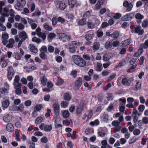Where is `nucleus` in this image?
Segmentation results:
<instances>
[{"instance_id": "7", "label": "nucleus", "mask_w": 148, "mask_h": 148, "mask_svg": "<svg viewBox=\"0 0 148 148\" xmlns=\"http://www.w3.org/2000/svg\"><path fill=\"white\" fill-rule=\"evenodd\" d=\"M53 108L54 112L55 115L57 116H58L59 115V105L55 103L53 104Z\"/></svg>"}, {"instance_id": "39", "label": "nucleus", "mask_w": 148, "mask_h": 148, "mask_svg": "<svg viewBox=\"0 0 148 148\" xmlns=\"http://www.w3.org/2000/svg\"><path fill=\"white\" fill-rule=\"evenodd\" d=\"M69 44L73 47L78 46L79 45V42L73 41L70 42Z\"/></svg>"}, {"instance_id": "34", "label": "nucleus", "mask_w": 148, "mask_h": 148, "mask_svg": "<svg viewBox=\"0 0 148 148\" xmlns=\"http://www.w3.org/2000/svg\"><path fill=\"white\" fill-rule=\"evenodd\" d=\"M141 47L145 49H147L148 47V40H146L144 43L140 45Z\"/></svg>"}, {"instance_id": "61", "label": "nucleus", "mask_w": 148, "mask_h": 148, "mask_svg": "<svg viewBox=\"0 0 148 148\" xmlns=\"http://www.w3.org/2000/svg\"><path fill=\"white\" fill-rule=\"evenodd\" d=\"M22 56L19 53H16L15 54V58L16 59L19 60L21 59Z\"/></svg>"}, {"instance_id": "6", "label": "nucleus", "mask_w": 148, "mask_h": 148, "mask_svg": "<svg viewBox=\"0 0 148 148\" xmlns=\"http://www.w3.org/2000/svg\"><path fill=\"white\" fill-rule=\"evenodd\" d=\"M84 103L83 101H81L78 106H77L76 109V112L77 114H80L81 113L83 108Z\"/></svg>"}, {"instance_id": "26", "label": "nucleus", "mask_w": 148, "mask_h": 148, "mask_svg": "<svg viewBox=\"0 0 148 148\" xmlns=\"http://www.w3.org/2000/svg\"><path fill=\"white\" fill-rule=\"evenodd\" d=\"M100 45L99 43V42H96L94 43L93 47V49L94 51H97L99 49Z\"/></svg>"}, {"instance_id": "44", "label": "nucleus", "mask_w": 148, "mask_h": 148, "mask_svg": "<svg viewBox=\"0 0 148 148\" xmlns=\"http://www.w3.org/2000/svg\"><path fill=\"white\" fill-rule=\"evenodd\" d=\"M142 26L143 27L145 28L148 26V20H144L142 23Z\"/></svg>"}, {"instance_id": "57", "label": "nucleus", "mask_w": 148, "mask_h": 148, "mask_svg": "<svg viewBox=\"0 0 148 148\" xmlns=\"http://www.w3.org/2000/svg\"><path fill=\"white\" fill-rule=\"evenodd\" d=\"M58 21L62 24H64L65 22V20L63 18L59 17L58 18Z\"/></svg>"}, {"instance_id": "1", "label": "nucleus", "mask_w": 148, "mask_h": 148, "mask_svg": "<svg viewBox=\"0 0 148 148\" xmlns=\"http://www.w3.org/2000/svg\"><path fill=\"white\" fill-rule=\"evenodd\" d=\"M73 61L77 66L81 67H84L86 65V62L80 56L74 55L72 56Z\"/></svg>"}, {"instance_id": "51", "label": "nucleus", "mask_w": 148, "mask_h": 148, "mask_svg": "<svg viewBox=\"0 0 148 148\" xmlns=\"http://www.w3.org/2000/svg\"><path fill=\"white\" fill-rule=\"evenodd\" d=\"M38 36L39 37L41 38L43 40L46 39V37L45 34L42 32L40 33Z\"/></svg>"}, {"instance_id": "32", "label": "nucleus", "mask_w": 148, "mask_h": 148, "mask_svg": "<svg viewBox=\"0 0 148 148\" xmlns=\"http://www.w3.org/2000/svg\"><path fill=\"white\" fill-rule=\"evenodd\" d=\"M93 132V130L91 128H87L85 131V133L87 135H90Z\"/></svg>"}, {"instance_id": "41", "label": "nucleus", "mask_w": 148, "mask_h": 148, "mask_svg": "<svg viewBox=\"0 0 148 148\" xmlns=\"http://www.w3.org/2000/svg\"><path fill=\"white\" fill-rule=\"evenodd\" d=\"M141 114V113L139 112L136 109H134L133 110V113L132 114L136 116H140Z\"/></svg>"}, {"instance_id": "9", "label": "nucleus", "mask_w": 148, "mask_h": 148, "mask_svg": "<svg viewBox=\"0 0 148 148\" xmlns=\"http://www.w3.org/2000/svg\"><path fill=\"white\" fill-rule=\"evenodd\" d=\"M68 2L70 5H71V8H73L74 6L77 7L81 4L80 3L77 2L76 0H69Z\"/></svg>"}, {"instance_id": "42", "label": "nucleus", "mask_w": 148, "mask_h": 148, "mask_svg": "<svg viewBox=\"0 0 148 148\" xmlns=\"http://www.w3.org/2000/svg\"><path fill=\"white\" fill-rule=\"evenodd\" d=\"M133 5L131 3H129V4L127 6V9L126 10L127 12H130V11L133 8Z\"/></svg>"}, {"instance_id": "46", "label": "nucleus", "mask_w": 148, "mask_h": 148, "mask_svg": "<svg viewBox=\"0 0 148 148\" xmlns=\"http://www.w3.org/2000/svg\"><path fill=\"white\" fill-rule=\"evenodd\" d=\"M32 40L33 41L37 42L38 44L40 43L41 42L40 39L36 37H33L32 39Z\"/></svg>"}, {"instance_id": "53", "label": "nucleus", "mask_w": 148, "mask_h": 148, "mask_svg": "<svg viewBox=\"0 0 148 148\" xmlns=\"http://www.w3.org/2000/svg\"><path fill=\"white\" fill-rule=\"evenodd\" d=\"M40 58L42 60H45L47 58L46 55L43 52H41L39 55Z\"/></svg>"}, {"instance_id": "30", "label": "nucleus", "mask_w": 148, "mask_h": 148, "mask_svg": "<svg viewBox=\"0 0 148 148\" xmlns=\"http://www.w3.org/2000/svg\"><path fill=\"white\" fill-rule=\"evenodd\" d=\"M43 26L45 29L49 31H51L52 29V28L49 26L47 23H45L43 25Z\"/></svg>"}, {"instance_id": "10", "label": "nucleus", "mask_w": 148, "mask_h": 148, "mask_svg": "<svg viewBox=\"0 0 148 148\" xmlns=\"http://www.w3.org/2000/svg\"><path fill=\"white\" fill-rule=\"evenodd\" d=\"M14 88L16 89L15 93L16 94L19 95H20L21 93V88L22 86L21 84H17L16 86H14Z\"/></svg>"}, {"instance_id": "52", "label": "nucleus", "mask_w": 148, "mask_h": 148, "mask_svg": "<svg viewBox=\"0 0 148 148\" xmlns=\"http://www.w3.org/2000/svg\"><path fill=\"white\" fill-rule=\"evenodd\" d=\"M5 5V3L3 1H0V14H2L3 9L2 7Z\"/></svg>"}, {"instance_id": "40", "label": "nucleus", "mask_w": 148, "mask_h": 148, "mask_svg": "<svg viewBox=\"0 0 148 148\" xmlns=\"http://www.w3.org/2000/svg\"><path fill=\"white\" fill-rule=\"evenodd\" d=\"M120 123L118 120L114 121L112 123V125L114 127H117L120 126L119 125Z\"/></svg>"}, {"instance_id": "64", "label": "nucleus", "mask_w": 148, "mask_h": 148, "mask_svg": "<svg viewBox=\"0 0 148 148\" xmlns=\"http://www.w3.org/2000/svg\"><path fill=\"white\" fill-rule=\"evenodd\" d=\"M145 108V106L144 105H141L139 106L138 110L139 112H142L144 110Z\"/></svg>"}, {"instance_id": "35", "label": "nucleus", "mask_w": 148, "mask_h": 148, "mask_svg": "<svg viewBox=\"0 0 148 148\" xmlns=\"http://www.w3.org/2000/svg\"><path fill=\"white\" fill-rule=\"evenodd\" d=\"M60 104L62 107L65 108L68 106L69 103L66 101H63L61 102Z\"/></svg>"}, {"instance_id": "8", "label": "nucleus", "mask_w": 148, "mask_h": 148, "mask_svg": "<svg viewBox=\"0 0 148 148\" xmlns=\"http://www.w3.org/2000/svg\"><path fill=\"white\" fill-rule=\"evenodd\" d=\"M19 38L21 39V40L24 41L28 38V36L26 32L23 31L18 34Z\"/></svg>"}, {"instance_id": "3", "label": "nucleus", "mask_w": 148, "mask_h": 148, "mask_svg": "<svg viewBox=\"0 0 148 148\" xmlns=\"http://www.w3.org/2000/svg\"><path fill=\"white\" fill-rule=\"evenodd\" d=\"M26 2L25 0H17V3L15 5V8L18 10H20L25 5Z\"/></svg>"}, {"instance_id": "31", "label": "nucleus", "mask_w": 148, "mask_h": 148, "mask_svg": "<svg viewBox=\"0 0 148 148\" xmlns=\"http://www.w3.org/2000/svg\"><path fill=\"white\" fill-rule=\"evenodd\" d=\"M43 120L42 117L39 116L37 117L35 120V123L36 124H38L40 123Z\"/></svg>"}, {"instance_id": "60", "label": "nucleus", "mask_w": 148, "mask_h": 148, "mask_svg": "<svg viewBox=\"0 0 148 148\" xmlns=\"http://www.w3.org/2000/svg\"><path fill=\"white\" fill-rule=\"evenodd\" d=\"M103 35V32L101 31V29H99L97 31V35L98 37L102 36Z\"/></svg>"}, {"instance_id": "27", "label": "nucleus", "mask_w": 148, "mask_h": 148, "mask_svg": "<svg viewBox=\"0 0 148 148\" xmlns=\"http://www.w3.org/2000/svg\"><path fill=\"white\" fill-rule=\"evenodd\" d=\"M119 34L118 32L115 31L112 34H110V36L112 38L116 39L119 37Z\"/></svg>"}, {"instance_id": "13", "label": "nucleus", "mask_w": 148, "mask_h": 148, "mask_svg": "<svg viewBox=\"0 0 148 148\" xmlns=\"http://www.w3.org/2000/svg\"><path fill=\"white\" fill-rule=\"evenodd\" d=\"M135 18L137 19V22L140 23L141 22L142 20L144 18V16L138 13L135 15Z\"/></svg>"}, {"instance_id": "24", "label": "nucleus", "mask_w": 148, "mask_h": 148, "mask_svg": "<svg viewBox=\"0 0 148 148\" xmlns=\"http://www.w3.org/2000/svg\"><path fill=\"white\" fill-rule=\"evenodd\" d=\"M111 58L110 54L106 53L103 56V60L105 61H108Z\"/></svg>"}, {"instance_id": "28", "label": "nucleus", "mask_w": 148, "mask_h": 148, "mask_svg": "<svg viewBox=\"0 0 148 148\" xmlns=\"http://www.w3.org/2000/svg\"><path fill=\"white\" fill-rule=\"evenodd\" d=\"M88 27V28L92 29L95 27L94 23L91 21H89L87 22Z\"/></svg>"}, {"instance_id": "29", "label": "nucleus", "mask_w": 148, "mask_h": 148, "mask_svg": "<svg viewBox=\"0 0 148 148\" xmlns=\"http://www.w3.org/2000/svg\"><path fill=\"white\" fill-rule=\"evenodd\" d=\"M9 100L8 99L3 102L2 106L4 108H7L9 106Z\"/></svg>"}, {"instance_id": "20", "label": "nucleus", "mask_w": 148, "mask_h": 148, "mask_svg": "<svg viewBox=\"0 0 148 148\" xmlns=\"http://www.w3.org/2000/svg\"><path fill=\"white\" fill-rule=\"evenodd\" d=\"M14 27L16 28H17L18 29L21 30H23L24 28V25L21 23H15L14 25Z\"/></svg>"}, {"instance_id": "37", "label": "nucleus", "mask_w": 148, "mask_h": 148, "mask_svg": "<svg viewBox=\"0 0 148 148\" xmlns=\"http://www.w3.org/2000/svg\"><path fill=\"white\" fill-rule=\"evenodd\" d=\"M102 69V64L98 62L97 65L96 71H100Z\"/></svg>"}, {"instance_id": "23", "label": "nucleus", "mask_w": 148, "mask_h": 148, "mask_svg": "<svg viewBox=\"0 0 148 148\" xmlns=\"http://www.w3.org/2000/svg\"><path fill=\"white\" fill-rule=\"evenodd\" d=\"M131 42V40L130 39H127L125 40L122 42V46L123 47H125L128 45Z\"/></svg>"}, {"instance_id": "19", "label": "nucleus", "mask_w": 148, "mask_h": 148, "mask_svg": "<svg viewBox=\"0 0 148 148\" xmlns=\"http://www.w3.org/2000/svg\"><path fill=\"white\" fill-rule=\"evenodd\" d=\"M6 128L8 131L10 132H12L14 130V127L13 125L11 123L7 124Z\"/></svg>"}, {"instance_id": "48", "label": "nucleus", "mask_w": 148, "mask_h": 148, "mask_svg": "<svg viewBox=\"0 0 148 148\" xmlns=\"http://www.w3.org/2000/svg\"><path fill=\"white\" fill-rule=\"evenodd\" d=\"M41 52L46 53L47 51V48L46 46H42L40 49Z\"/></svg>"}, {"instance_id": "25", "label": "nucleus", "mask_w": 148, "mask_h": 148, "mask_svg": "<svg viewBox=\"0 0 148 148\" xmlns=\"http://www.w3.org/2000/svg\"><path fill=\"white\" fill-rule=\"evenodd\" d=\"M94 35V34H87L84 36V38L87 40L89 41L93 38Z\"/></svg>"}, {"instance_id": "50", "label": "nucleus", "mask_w": 148, "mask_h": 148, "mask_svg": "<svg viewBox=\"0 0 148 148\" xmlns=\"http://www.w3.org/2000/svg\"><path fill=\"white\" fill-rule=\"evenodd\" d=\"M103 121L107 122L108 121V114L104 113L103 115Z\"/></svg>"}, {"instance_id": "11", "label": "nucleus", "mask_w": 148, "mask_h": 148, "mask_svg": "<svg viewBox=\"0 0 148 148\" xmlns=\"http://www.w3.org/2000/svg\"><path fill=\"white\" fill-rule=\"evenodd\" d=\"M141 27L140 25H138L135 28V32L138 33L139 35H142L144 32V30L143 29H141Z\"/></svg>"}, {"instance_id": "21", "label": "nucleus", "mask_w": 148, "mask_h": 148, "mask_svg": "<svg viewBox=\"0 0 148 148\" xmlns=\"http://www.w3.org/2000/svg\"><path fill=\"white\" fill-rule=\"evenodd\" d=\"M20 80V77L18 75H16L15 76V78L14 80V82L13 83L14 86H16L17 84H21L19 82Z\"/></svg>"}, {"instance_id": "18", "label": "nucleus", "mask_w": 148, "mask_h": 148, "mask_svg": "<svg viewBox=\"0 0 148 148\" xmlns=\"http://www.w3.org/2000/svg\"><path fill=\"white\" fill-rule=\"evenodd\" d=\"M30 46V51L34 53H36L38 52V49L36 47L32 44L29 45Z\"/></svg>"}, {"instance_id": "16", "label": "nucleus", "mask_w": 148, "mask_h": 148, "mask_svg": "<svg viewBox=\"0 0 148 148\" xmlns=\"http://www.w3.org/2000/svg\"><path fill=\"white\" fill-rule=\"evenodd\" d=\"M62 115L64 118H67L69 117L70 113L67 110H62L61 112Z\"/></svg>"}, {"instance_id": "47", "label": "nucleus", "mask_w": 148, "mask_h": 148, "mask_svg": "<svg viewBox=\"0 0 148 148\" xmlns=\"http://www.w3.org/2000/svg\"><path fill=\"white\" fill-rule=\"evenodd\" d=\"M141 83L139 81H137L136 83L135 88L136 90H139L141 88Z\"/></svg>"}, {"instance_id": "58", "label": "nucleus", "mask_w": 148, "mask_h": 148, "mask_svg": "<svg viewBox=\"0 0 148 148\" xmlns=\"http://www.w3.org/2000/svg\"><path fill=\"white\" fill-rule=\"evenodd\" d=\"M137 140V139L136 136H134L131 140H129V143L130 144H131L136 141Z\"/></svg>"}, {"instance_id": "38", "label": "nucleus", "mask_w": 148, "mask_h": 148, "mask_svg": "<svg viewBox=\"0 0 148 148\" xmlns=\"http://www.w3.org/2000/svg\"><path fill=\"white\" fill-rule=\"evenodd\" d=\"M86 20L84 18H82L80 19L78 21V23L79 25L82 26L84 25L86 23Z\"/></svg>"}, {"instance_id": "2", "label": "nucleus", "mask_w": 148, "mask_h": 148, "mask_svg": "<svg viewBox=\"0 0 148 148\" xmlns=\"http://www.w3.org/2000/svg\"><path fill=\"white\" fill-rule=\"evenodd\" d=\"M3 10L4 12L2 14L3 16L8 17L10 15L12 17H14V12L13 10L11 9L9 11L8 8L5 7L3 8Z\"/></svg>"}, {"instance_id": "55", "label": "nucleus", "mask_w": 148, "mask_h": 148, "mask_svg": "<svg viewBox=\"0 0 148 148\" xmlns=\"http://www.w3.org/2000/svg\"><path fill=\"white\" fill-rule=\"evenodd\" d=\"M140 130L138 129H135L133 132L134 134L135 135H138L140 134Z\"/></svg>"}, {"instance_id": "59", "label": "nucleus", "mask_w": 148, "mask_h": 148, "mask_svg": "<svg viewBox=\"0 0 148 148\" xmlns=\"http://www.w3.org/2000/svg\"><path fill=\"white\" fill-rule=\"evenodd\" d=\"M119 101L122 102L120 103V104L122 106L125 105L126 102V99L125 98H120L119 99Z\"/></svg>"}, {"instance_id": "56", "label": "nucleus", "mask_w": 148, "mask_h": 148, "mask_svg": "<svg viewBox=\"0 0 148 148\" xmlns=\"http://www.w3.org/2000/svg\"><path fill=\"white\" fill-rule=\"evenodd\" d=\"M2 38L4 40H7L8 38V34H2L1 36Z\"/></svg>"}, {"instance_id": "36", "label": "nucleus", "mask_w": 148, "mask_h": 148, "mask_svg": "<svg viewBox=\"0 0 148 148\" xmlns=\"http://www.w3.org/2000/svg\"><path fill=\"white\" fill-rule=\"evenodd\" d=\"M52 129L51 125H46L45 126L44 130L45 131H50Z\"/></svg>"}, {"instance_id": "62", "label": "nucleus", "mask_w": 148, "mask_h": 148, "mask_svg": "<svg viewBox=\"0 0 148 148\" xmlns=\"http://www.w3.org/2000/svg\"><path fill=\"white\" fill-rule=\"evenodd\" d=\"M40 140L42 143H46L48 141V139L45 136L41 138Z\"/></svg>"}, {"instance_id": "5", "label": "nucleus", "mask_w": 148, "mask_h": 148, "mask_svg": "<svg viewBox=\"0 0 148 148\" xmlns=\"http://www.w3.org/2000/svg\"><path fill=\"white\" fill-rule=\"evenodd\" d=\"M14 71L12 66H9L8 68V80L10 81L12 77L14 75Z\"/></svg>"}, {"instance_id": "4", "label": "nucleus", "mask_w": 148, "mask_h": 148, "mask_svg": "<svg viewBox=\"0 0 148 148\" xmlns=\"http://www.w3.org/2000/svg\"><path fill=\"white\" fill-rule=\"evenodd\" d=\"M134 79L133 77L127 78L124 77L122 80V84L126 86H128L130 85L131 82L134 81Z\"/></svg>"}, {"instance_id": "15", "label": "nucleus", "mask_w": 148, "mask_h": 148, "mask_svg": "<svg viewBox=\"0 0 148 148\" xmlns=\"http://www.w3.org/2000/svg\"><path fill=\"white\" fill-rule=\"evenodd\" d=\"M63 98L65 100L69 101L71 99V95L69 92H66L63 94Z\"/></svg>"}, {"instance_id": "63", "label": "nucleus", "mask_w": 148, "mask_h": 148, "mask_svg": "<svg viewBox=\"0 0 148 148\" xmlns=\"http://www.w3.org/2000/svg\"><path fill=\"white\" fill-rule=\"evenodd\" d=\"M58 19L55 17H53L52 19V25L55 26L57 24Z\"/></svg>"}, {"instance_id": "54", "label": "nucleus", "mask_w": 148, "mask_h": 148, "mask_svg": "<svg viewBox=\"0 0 148 148\" xmlns=\"http://www.w3.org/2000/svg\"><path fill=\"white\" fill-rule=\"evenodd\" d=\"M42 107L41 105H38L35 106L34 108V110L36 111H39L40 110Z\"/></svg>"}, {"instance_id": "45", "label": "nucleus", "mask_w": 148, "mask_h": 148, "mask_svg": "<svg viewBox=\"0 0 148 148\" xmlns=\"http://www.w3.org/2000/svg\"><path fill=\"white\" fill-rule=\"evenodd\" d=\"M98 134L99 136L101 137H103L105 134V131L103 130H101L98 132Z\"/></svg>"}, {"instance_id": "43", "label": "nucleus", "mask_w": 148, "mask_h": 148, "mask_svg": "<svg viewBox=\"0 0 148 148\" xmlns=\"http://www.w3.org/2000/svg\"><path fill=\"white\" fill-rule=\"evenodd\" d=\"M120 44V42L119 41L116 40L113 41L112 42V45L113 46V48L116 47L118 46Z\"/></svg>"}, {"instance_id": "12", "label": "nucleus", "mask_w": 148, "mask_h": 148, "mask_svg": "<svg viewBox=\"0 0 148 148\" xmlns=\"http://www.w3.org/2000/svg\"><path fill=\"white\" fill-rule=\"evenodd\" d=\"M105 47L108 50H111L113 49L112 41H107L105 43Z\"/></svg>"}, {"instance_id": "33", "label": "nucleus", "mask_w": 148, "mask_h": 148, "mask_svg": "<svg viewBox=\"0 0 148 148\" xmlns=\"http://www.w3.org/2000/svg\"><path fill=\"white\" fill-rule=\"evenodd\" d=\"M126 64V61L125 59L123 60L121 62H120L118 65H116V67H117V66H119L120 67H121V66H124L125 64Z\"/></svg>"}, {"instance_id": "49", "label": "nucleus", "mask_w": 148, "mask_h": 148, "mask_svg": "<svg viewBox=\"0 0 148 148\" xmlns=\"http://www.w3.org/2000/svg\"><path fill=\"white\" fill-rule=\"evenodd\" d=\"M46 82L47 78L45 76H44L41 80V84L43 85H45L46 84Z\"/></svg>"}, {"instance_id": "22", "label": "nucleus", "mask_w": 148, "mask_h": 148, "mask_svg": "<svg viewBox=\"0 0 148 148\" xmlns=\"http://www.w3.org/2000/svg\"><path fill=\"white\" fill-rule=\"evenodd\" d=\"M104 2V0H99L95 5L96 8L97 9H99Z\"/></svg>"}, {"instance_id": "14", "label": "nucleus", "mask_w": 148, "mask_h": 148, "mask_svg": "<svg viewBox=\"0 0 148 148\" xmlns=\"http://www.w3.org/2000/svg\"><path fill=\"white\" fill-rule=\"evenodd\" d=\"M66 1L65 0L62 1L60 3L59 5L60 9L61 10H63L66 7Z\"/></svg>"}, {"instance_id": "17", "label": "nucleus", "mask_w": 148, "mask_h": 148, "mask_svg": "<svg viewBox=\"0 0 148 148\" xmlns=\"http://www.w3.org/2000/svg\"><path fill=\"white\" fill-rule=\"evenodd\" d=\"M82 79L81 77H79L75 82V86L76 87L79 88L82 84Z\"/></svg>"}]
</instances>
